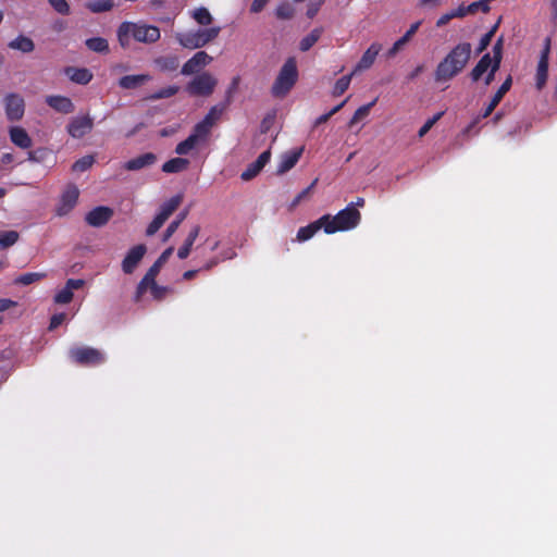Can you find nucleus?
Instances as JSON below:
<instances>
[{
    "label": "nucleus",
    "mask_w": 557,
    "mask_h": 557,
    "mask_svg": "<svg viewBox=\"0 0 557 557\" xmlns=\"http://www.w3.org/2000/svg\"><path fill=\"white\" fill-rule=\"evenodd\" d=\"M472 47L469 42H460L437 64L434 78L437 83H446L457 76L466 67L471 58Z\"/></svg>",
    "instance_id": "1"
},
{
    "label": "nucleus",
    "mask_w": 557,
    "mask_h": 557,
    "mask_svg": "<svg viewBox=\"0 0 557 557\" xmlns=\"http://www.w3.org/2000/svg\"><path fill=\"white\" fill-rule=\"evenodd\" d=\"M119 44L122 48H128L131 40L134 39L141 44H154L160 37V28L143 22H123L116 30Z\"/></svg>",
    "instance_id": "2"
},
{
    "label": "nucleus",
    "mask_w": 557,
    "mask_h": 557,
    "mask_svg": "<svg viewBox=\"0 0 557 557\" xmlns=\"http://www.w3.org/2000/svg\"><path fill=\"white\" fill-rule=\"evenodd\" d=\"M323 216H327L325 222L326 234L352 230L361 220V213L354 203H349L334 216H331L330 214H324Z\"/></svg>",
    "instance_id": "3"
},
{
    "label": "nucleus",
    "mask_w": 557,
    "mask_h": 557,
    "mask_svg": "<svg viewBox=\"0 0 557 557\" xmlns=\"http://www.w3.org/2000/svg\"><path fill=\"white\" fill-rule=\"evenodd\" d=\"M298 79V70L295 58H288L275 78L271 92L275 98H284L295 86Z\"/></svg>",
    "instance_id": "4"
},
{
    "label": "nucleus",
    "mask_w": 557,
    "mask_h": 557,
    "mask_svg": "<svg viewBox=\"0 0 557 557\" xmlns=\"http://www.w3.org/2000/svg\"><path fill=\"white\" fill-rule=\"evenodd\" d=\"M220 32V26H213L209 28L177 33L175 38L182 47L194 50L202 48L213 41L219 36Z\"/></svg>",
    "instance_id": "5"
},
{
    "label": "nucleus",
    "mask_w": 557,
    "mask_h": 557,
    "mask_svg": "<svg viewBox=\"0 0 557 557\" xmlns=\"http://www.w3.org/2000/svg\"><path fill=\"white\" fill-rule=\"evenodd\" d=\"M69 357L72 362L82 367H97L106 361L101 350L89 346L72 347L69 350Z\"/></svg>",
    "instance_id": "6"
},
{
    "label": "nucleus",
    "mask_w": 557,
    "mask_h": 557,
    "mask_svg": "<svg viewBox=\"0 0 557 557\" xmlns=\"http://www.w3.org/2000/svg\"><path fill=\"white\" fill-rule=\"evenodd\" d=\"M218 81L208 72L195 76L186 86V90L191 96H210Z\"/></svg>",
    "instance_id": "7"
},
{
    "label": "nucleus",
    "mask_w": 557,
    "mask_h": 557,
    "mask_svg": "<svg viewBox=\"0 0 557 557\" xmlns=\"http://www.w3.org/2000/svg\"><path fill=\"white\" fill-rule=\"evenodd\" d=\"M79 190L75 184H69L62 193L59 203L55 208V215L64 216L69 214L77 205Z\"/></svg>",
    "instance_id": "8"
},
{
    "label": "nucleus",
    "mask_w": 557,
    "mask_h": 557,
    "mask_svg": "<svg viewBox=\"0 0 557 557\" xmlns=\"http://www.w3.org/2000/svg\"><path fill=\"white\" fill-rule=\"evenodd\" d=\"M3 103L9 121L17 122L22 120L25 112V101L21 95L15 92L8 94L3 99Z\"/></svg>",
    "instance_id": "9"
},
{
    "label": "nucleus",
    "mask_w": 557,
    "mask_h": 557,
    "mask_svg": "<svg viewBox=\"0 0 557 557\" xmlns=\"http://www.w3.org/2000/svg\"><path fill=\"white\" fill-rule=\"evenodd\" d=\"M94 128V120L88 115L75 116L71 119L66 126L69 135L75 139H81L89 134Z\"/></svg>",
    "instance_id": "10"
},
{
    "label": "nucleus",
    "mask_w": 557,
    "mask_h": 557,
    "mask_svg": "<svg viewBox=\"0 0 557 557\" xmlns=\"http://www.w3.org/2000/svg\"><path fill=\"white\" fill-rule=\"evenodd\" d=\"M146 252L147 247L144 244H138L132 247L122 261V271L125 274H132L143 260Z\"/></svg>",
    "instance_id": "11"
},
{
    "label": "nucleus",
    "mask_w": 557,
    "mask_h": 557,
    "mask_svg": "<svg viewBox=\"0 0 557 557\" xmlns=\"http://www.w3.org/2000/svg\"><path fill=\"white\" fill-rule=\"evenodd\" d=\"M211 61L212 57H210L206 51H198L184 63L181 73L183 75H191L198 73L202 67L210 64Z\"/></svg>",
    "instance_id": "12"
},
{
    "label": "nucleus",
    "mask_w": 557,
    "mask_h": 557,
    "mask_svg": "<svg viewBox=\"0 0 557 557\" xmlns=\"http://www.w3.org/2000/svg\"><path fill=\"white\" fill-rule=\"evenodd\" d=\"M113 215V210L109 207L99 206L90 210L86 216L85 221L88 225L92 227H101L106 225Z\"/></svg>",
    "instance_id": "13"
},
{
    "label": "nucleus",
    "mask_w": 557,
    "mask_h": 557,
    "mask_svg": "<svg viewBox=\"0 0 557 557\" xmlns=\"http://www.w3.org/2000/svg\"><path fill=\"white\" fill-rule=\"evenodd\" d=\"M85 285V281L82 278H69L65 286L54 295V302L60 305H66L73 299V290L79 289Z\"/></svg>",
    "instance_id": "14"
},
{
    "label": "nucleus",
    "mask_w": 557,
    "mask_h": 557,
    "mask_svg": "<svg viewBox=\"0 0 557 557\" xmlns=\"http://www.w3.org/2000/svg\"><path fill=\"white\" fill-rule=\"evenodd\" d=\"M271 152L270 150L263 151L259 154L257 160L250 163L245 171L242 172L240 178L245 182H248L256 177L260 171L265 166V164L270 161Z\"/></svg>",
    "instance_id": "15"
},
{
    "label": "nucleus",
    "mask_w": 557,
    "mask_h": 557,
    "mask_svg": "<svg viewBox=\"0 0 557 557\" xmlns=\"http://www.w3.org/2000/svg\"><path fill=\"white\" fill-rule=\"evenodd\" d=\"M46 103L55 110L57 112L63 113V114H70L74 112L75 106L73 101L65 96L60 95H52L46 97Z\"/></svg>",
    "instance_id": "16"
},
{
    "label": "nucleus",
    "mask_w": 557,
    "mask_h": 557,
    "mask_svg": "<svg viewBox=\"0 0 557 557\" xmlns=\"http://www.w3.org/2000/svg\"><path fill=\"white\" fill-rule=\"evenodd\" d=\"M381 49H382V45L381 44L373 42L364 51V53L362 54L361 59L356 64V66L354 69V73L366 71V70L370 69L373 65V63H374L377 54L380 53Z\"/></svg>",
    "instance_id": "17"
},
{
    "label": "nucleus",
    "mask_w": 557,
    "mask_h": 557,
    "mask_svg": "<svg viewBox=\"0 0 557 557\" xmlns=\"http://www.w3.org/2000/svg\"><path fill=\"white\" fill-rule=\"evenodd\" d=\"M327 216H321L317 221L302 226L298 230L296 240L302 243L311 239L321 228L325 231V222Z\"/></svg>",
    "instance_id": "18"
},
{
    "label": "nucleus",
    "mask_w": 557,
    "mask_h": 557,
    "mask_svg": "<svg viewBox=\"0 0 557 557\" xmlns=\"http://www.w3.org/2000/svg\"><path fill=\"white\" fill-rule=\"evenodd\" d=\"M512 85V78L511 76H508L505 82L500 85L498 90L495 92V95L492 97L490 103L482 112V117H488L495 108L498 106V103L502 101L504 96L509 91Z\"/></svg>",
    "instance_id": "19"
},
{
    "label": "nucleus",
    "mask_w": 557,
    "mask_h": 557,
    "mask_svg": "<svg viewBox=\"0 0 557 557\" xmlns=\"http://www.w3.org/2000/svg\"><path fill=\"white\" fill-rule=\"evenodd\" d=\"M156 161L157 156L154 153L146 152L125 162L124 169L127 171H138L144 168L153 165Z\"/></svg>",
    "instance_id": "20"
},
{
    "label": "nucleus",
    "mask_w": 557,
    "mask_h": 557,
    "mask_svg": "<svg viewBox=\"0 0 557 557\" xmlns=\"http://www.w3.org/2000/svg\"><path fill=\"white\" fill-rule=\"evenodd\" d=\"M11 141L21 149H28L33 145V140L28 133L21 126H12L9 129Z\"/></svg>",
    "instance_id": "21"
},
{
    "label": "nucleus",
    "mask_w": 557,
    "mask_h": 557,
    "mask_svg": "<svg viewBox=\"0 0 557 557\" xmlns=\"http://www.w3.org/2000/svg\"><path fill=\"white\" fill-rule=\"evenodd\" d=\"M302 148L290 150L282 154L277 165V173L283 174L293 169L302 154Z\"/></svg>",
    "instance_id": "22"
},
{
    "label": "nucleus",
    "mask_w": 557,
    "mask_h": 557,
    "mask_svg": "<svg viewBox=\"0 0 557 557\" xmlns=\"http://www.w3.org/2000/svg\"><path fill=\"white\" fill-rule=\"evenodd\" d=\"M64 72L76 84L87 85L92 79V73L86 67L67 66Z\"/></svg>",
    "instance_id": "23"
},
{
    "label": "nucleus",
    "mask_w": 557,
    "mask_h": 557,
    "mask_svg": "<svg viewBox=\"0 0 557 557\" xmlns=\"http://www.w3.org/2000/svg\"><path fill=\"white\" fill-rule=\"evenodd\" d=\"M421 21H418L409 27V29L405 33L403 37H400L398 40L394 42L392 48L387 51L386 57L393 58L395 57L398 51L412 38V36L418 32Z\"/></svg>",
    "instance_id": "24"
},
{
    "label": "nucleus",
    "mask_w": 557,
    "mask_h": 557,
    "mask_svg": "<svg viewBox=\"0 0 557 557\" xmlns=\"http://www.w3.org/2000/svg\"><path fill=\"white\" fill-rule=\"evenodd\" d=\"M150 79L149 74L125 75L119 79V86L123 89H136Z\"/></svg>",
    "instance_id": "25"
},
{
    "label": "nucleus",
    "mask_w": 557,
    "mask_h": 557,
    "mask_svg": "<svg viewBox=\"0 0 557 557\" xmlns=\"http://www.w3.org/2000/svg\"><path fill=\"white\" fill-rule=\"evenodd\" d=\"M199 233H200V226L199 225L193 226V228L188 233L183 246L180 247L177 250V257L181 260H184L189 256Z\"/></svg>",
    "instance_id": "26"
},
{
    "label": "nucleus",
    "mask_w": 557,
    "mask_h": 557,
    "mask_svg": "<svg viewBox=\"0 0 557 557\" xmlns=\"http://www.w3.org/2000/svg\"><path fill=\"white\" fill-rule=\"evenodd\" d=\"M493 59L490 53H485L479 60L476 65L472 69L470 77L473 82H478L482 75L490 69H492Z\"/></svg>",
    "instance_id": "27"
},
{
    "label": "nucleus",
    "mask_w": 557,
    "mask_h": 557,
    "mask_svg": "<svg viewBox=\"0 0 557 557\" xmlns=\"http://www.w3.org/2000/svg\"><path fill=\"white\" fill-rule=\"evenodd\" d=\"M154 64L162 72H174L178 69L180 59L176 55H161L154 59Z\"/></svg>",
    "instance_id": "28"
},
{
    "label": "nucleus",
    "mask_w": 557,
    "mask_h": 557,
    "mask_svg": "<svg viewBox=\"0 0 557 557\" xmlns=\"http://www.w3.org/2000/svg\"><path fill=\"white\" fill-rule=\"evenodd\" d=\"M8 46L13 50H18L24 53H29L35 49L34 41L24 35H18L15 39L11 40Z\"/></svg>",
    "instance_id": "29"
},
{
    "label": "nucleus",
    "mask_w": 557,
    "mask_h": 557,
    "mask_svg": "<svg viewBox=\"0 0 557 557\" xmlns=\"http://www.w3.org/2000/svg\"><path fill=\"white\" fill-rule=\"evenodd\" d=\"M182 200V195L173 196L161 206L158 215H160L162 219L166 221L170 218V215L180 207Z\"/></svg>",
    "instance_id": "30"
},
{
    "label": "nucleus",
    "mask_w": 557,
    "mask_h": 557,
    "mask_svg": "<svg viewBox=\"0 0 557 557\" xmlns=\"http://www.w3.org/2000/svg\"><path fill=\"white\" fill-rule=\"evenodd\" d=\"M189 165V161L184 158H173L162 165V171L165 173H180L185 171Z\"/></svg>",
    "instance_id": "31"
},
{
    "label": "nucleus",
    "mask_w": 557,
    "mask_h": 557,
    "mask_svg": "<svg viewBox=\"0 0 557 557\" xmlns=\"http://www.w3.org/2000/svg\"><path fill=\"white\" fill-rule=\"evenodd\" d=\"M323 28L317 27L312 29L307 36H305L299 42V49L302 52L310 50L321 38Z\"/></svg>",
    "instance_id": "32"
},
{
    "label": "nucleus",
    "mask_w": 557,
    "mask_h": 557,
    "mask_svg": "<svg viewBox=\"0 0 557 557\" xmlns=\"http://www.w3.org/2000/svg\"><path fill=\"white\" fill-rule=\"evenodd\" d=\"M173 251L174 247L170 246L159 256L154 263L148 269L149 276H157L159 274L161 268L168 262Z\"/></svg>",
    "instance_id": "33"
},
{
    "label": "nucleus",
    "mask_w": 557,
    "mask_h": 557,
    "mask_svg": "<svg viewBox=\"0 0 557 557\" xmlns=\"http://www.w3.org/2000/svg\"><path fill=\"white\" fill-rule=\"evenodd\" d=\"M86 47L98 53H108L109 52V44L108 40L102 37H92L88 38L85 42Z\"/></svg>",
    "instance_id": "34"
},
{
    "label": "nucleus",
    "mask_w": 557,
    "mask_h": 557,
    "mask_svg": "<svg viewBox=\"0 0 557 557\" xmlns=\"http://www.w3.org/2000/svg\"><path fill=\"white\" fill-rule=\"evenodd\" d=\"M187 215L188 210H184L176 215V218L166 227L162 238L163 242H168L173 236Z\"/></svg>",
    "instance_id": "35"
},
{
    "label": "nucleus",
    "mask_w": 557,
    "mask_h": 557,
    "mask_svg": "<svg viewBox=\"0 0 557 557\" xmlns=\"http://www.w3.org/2000/svg\"><path fill=\"white\" fill-rule=\"evenodd\" d=\"M46 276H47V274L44 272L23 273L14 280V283L17 285L26 286V285H30L35 282H39L42 278H45Z\"/></svg>",
    "instance_id": "36"
},
{
    "label": "nucleus",
    "mask_w": 557,
    "mask_h": 557,
    "mask_svg": "<svg viewBox=\"0 0 557 557\" xmlns=\"http://www.w3.org/2000/svg\"><path fill=\"white\" fill-rule=\"evenodd\" d=\"M548 78V63H537L535 73V87L537 90H542Z\"/></svg>",
    "instance_id": "37"
},
{
    "label": "nucleus",
    "mask_w": 557,
    "mask_h": 557,
    "mask_svg": "<svg viewBox=\"0 0 557 557\" xmlns=\"http://www.w3.org/2000/svg\"><path fill=\"white\" fill-rule=\"evenodd\" d=\"M178 90H180L178 86H175V85L166 86V87H163V88L157 90L156 92L149 95L147 97V99L154 101V100L170 98V97L175 96L178 92Z\"/></svg>",
    "instance_id": "38"
},
{
    "label": "nucleus",
    "mask_w": 557,
    "mask_h": 557,
    "mask_svg": "<svg viewBox=\"0 0 557 557\" xmlns=\"http://www.w3.org/2000/svg\"><path fill=\"white\" fill-rule=\"evenodd\" d=\"M193 18L199 24V25H202V26H208L212 23L213 21V17L211 15V13L209 12V10L205 7H200L196 10H194L193 14H191Z\"/></svg>",
    "instance_id": "39"
},
{
    "label": "nucleus",
    "mask_w": 557,
    "mask_h": 557,
    "mask_svg": "<svg viewBox=\"0 0 557 557\" xmlns=\"http://www.w3.org/2000/svg\"><path fill=\"white\" fill-rule=\"evenodd\" d=\"M95 163V157L92 154H87L78 160H76L72 165V171L76 173H82L89 170Z\"/></svg>",
    "instance_id": "40"
},
{
    "label": "nucleus",
    "mask_w": 557,
    "mask_h": 557,
    "mask_svg": "<svg viewBox=\"0 0 557 557\" xmlns=\"http://www.w3.org/2000/svg\"><path fill=\"white\" fill-rule=\"evenodd\" d=\"M354 74L355 73L352 71L350 74L344 75L339 79L336 81V83L333 87V91H332L334 97H338V96L343 95L349 88V85H350Z\"/></svg>",
    "instance_id": "41"
},
{
    "label": "nucleus",
    "mask_w": 557,
    "mask_h": 557,
    "mask_svg": "<svg viewBox=\"0 0 557 557\" xmlns=\"http://www.w3.org/2000/svg\"><path fill=\"white\" fill-rule=\"evenodd\" d=\"M295 14V9L288 1L281 2L275 9V15L278 20H290Z\"/></svg>",
    "instance_id": "42"
},
{
    "label": "nucleus",
    "mask_w": 557,
    "mask_h": 557,
    "mask_svg": "<svg viewBox=\"0 0 557 557\" xmlns=\"http://www.w3.org/2000/svg\"><path fill=\"white\" fill-rule=\"evenodd\" d=\"M211 128L212 126L210 125V123L202 120L195 125L194 131L190 135L195 136V139L199 141L201 139H206L209 136Z\"/></svg>",
    "instance_id": "43"
},
{
    "label": "nucleus",
    "mask_w": 557,
    "mask_h": 557,
    "mask_svg": "<svg viewBox=\"0 0 557 557\" xmlns=\"http://www.w3.org/2000/svg\"><path fill=\"white\" fill-rule=\"evenodd\" d=\"M18 233L16 231H5L0 233V248L5 249L13 246L18 240Z\"/></svg>",
    "instance_id": "44"
},
{
    "label": "nucleus",
    "mask_w": 557,
    "mask_h": 557,
    "mask_svg": "<svg viewBox=\"0 0 557 557\" xmlns=\"http://www.w3.org/2000/svg\"><path fill=\"white\" fill-rule=\"evenodd\" d=\"M376 102V99H374L373 101L367 103V104H363L361 107H359L352 117L350 119L349 121V125H354L355 123L361 121L362 119L367 117L370 113V110L371 108L375 104Z\"/></svg>",
    "instance_id": "45"
},
{
    "label": "nucleus",
    "mask_w": 557,
    "mask_h": 557,
    "mask_svg": "<svg viewBox=\"0 0 557 557\" xmlns=\"http://www.w3.org/2000/svg\"><path fill=\"white\" fill-rule=\"evenodd\" d=\"M50 153L51 151L48 148L40 147L28 151L27 160L30 162L41 163L50 156Z\"/></svg>",
    "instance_id": "46"
},
{
    "label": "nucleus",
    "mask_w": 557,
    "mask_h": 557,
    "mask_svg": "<svg viewBox=\"0 0 557 557\" xmlns=\"http://www.w3.org/2000/svg\"><path fill=\"white\" fill-rule=\"evenodd\" d=\"M225 109H226V104L213 106L209 110V112L206 114L203 120L207 121L208 123H210L211 126H213L215 124V122L220 120V117L222 116Z\"/></svg>",
    "instance_id": "47"
},
{
    "label": "nucleus",
    "mask_w": 557,
    "mask_h": 557,
    "mask_svg": "<svg viewBox=\"0 0 557 557\" xmlns=\"http://www.w3.org/2000/svg\"><path fill=\"white\" fill-rule=\"evenodd\" d=\"M114 3L112 0H96L89 2L87 8L94 13H102L110 11L113 8Z\"/></svg>",
    "instance_id": "48"
},
{
    "label": "nucleus",
    "mask_w": 557,
    "mask_h": 557,
    "mask_svg": "<svg viewBox=\"0 0 557 557\" xmlns=\"http://www.w3.org/2000/svg\"><path fill=\"white\" fill-rule=\"evenodd\" d=\"M157 276H149V271L146 272L136 288V297L139 299L147 289H151V285L156 282Z\"/></svg>",
    "instance_id": "49"
},
{
    "label": "nucleus",
    "mask_w": 557,
    "mask_h": 557,
    "mask_svg": "<svg viewBox=\"0 0 557 557\" xmlns=\"http://www.w3.org/2000/svg\"><path fill=\"white\" fill-rule=\"evenodd\" d=\"M197 143L195 136L189 135L185 140L177 144L175 152L181 156L187 154L195 148Z\"/></svg>",
    "instance_id": "50"
},
{
    "label": "nucleus",
    "mask_w": 557,
    "mask_h": 557,
    "mask_svg": "<svg viewBox=\"0 0 557 557\" xmlns=\"http://www.w3.org/2000/svg\"><path fill=\"white\" fill-rule=\"evenodd\" d=\"M347 100H344L339 104L335 106L332 110H330L327 113H324L320 115L315 121L313 126L317 127L323 123H326L335 113H337L346 103Z\"/></svg>",
    "instance_id": "51"
},
{
    "label": "nucleus",
    "mask_w": 557,
    "mask_h": 557,
    "mask_svg": "<svg viewBox=\"0 0 557 557\" xmlns=\"http://www.w3.org/2000/svg\"><path fill=\"white\" fill-rule=\"evenodd\" d=\"M55 12L62 15H69L71 10L66 0H48Z\"/></svg>",
    "instance_id": "52"
},
{
    "label": "nucleus",
    "mask_w": 557,
    "mask_h": 557,
    "mask_svg": "<svg viewBox=\"0 0 557 557\" xmlns=\"http://www.w3.org/2000/svg\"><path fill=\"white\" fill-rule=\"evenodd\" d=\"M444 112H438L429 119L419 129L418 136L421 138L428 134V132L433 127V125L443 116Z\"/></svg>",
    "instance_id": "53"
},
{
    "label": "nucleus",
    "mask_w": 557,
    "mask_h": 557,
    "mask_svg": "<svg viewBox=\"0 0 557 557\" xmlns=\"http://www.w3.org/2000/svg\"><path fill=\"white\" fill-rule=\"evenodd\" d=\"M490 1L491 0H480L476 2H472L471 4L468 5V11H470L471 14L476 13L479 10H481L483 13H488L491 10L488 4Z\"/></svg>",
    "instance_id": "54"
},
{
    "label": "nucleus",
    "mask_w": 557,
    "mask_h": 557,
    "mask_svg": "<svg viewBox=\"0 0 557 557\" xmlns=\"http://www.w3.org/2000/svg\"><path fill=\"white\" fill-rule=\"evenodd\" d=\"M164 222H165V220L157 214L154 216V219L147 226L146 235L147 236L154 235L161 228V226L164 224Z\"/></svg>",
    "instance_id": "55"
},
{
    "label": "nucleus",
    "mask_w": 557,
    "mask_h": 557,
    "mask_svg": "<svg viewBox=\"0 0 557 557\" xmlns=\"http://www.w3.org/2000/svg\"><path fill=\"white\" fill-rule=\"evenodd\" d=\"M318 182V178H315L307 188H305L302 191H300L296 197L295 199L293 200L290 207L294 208L296 207L297 205L300 203V201L307 197L309 195V193L311 191V189L315 186Z\"/></svg>",
    "instance_id": "56"
},
{
    "label": "nucleus",
    "mask_w": 557,
    "mask_h": 557,
    "mask_svg": "<svg viewBox=\"0 0 557 557\" xmlns=\"http://www.w3.org/2000/svg\"><path fill=\"white\" fill-rule=\"evenodd\" d=\"M503 57V39L499 38L493 47V62H497L500 65Z\"/></svg>",
    "instance_id": "57"
},
{
    "label": "nucleus",
    "mask_w": 557,
    "mask_h": 557,
    "mask_svg": "<svg viewBox=\"0 0 557 557\" xmlns=\"http://www.w3.org/2000/svg\"><path fill=\"white\" fill-rule=\"evenodd\" d=\"M166 292H168V287L160 286L157 284V282H154L151 285L150 293L154 299H158V300L162 299L165 296Z\"/></svg>",
    "instance_id": "58"
},
{
    "label": "nucleus",
    "mask_w": 557,
    "mask_h": 557,
    "mask_svg": "<svg viewBox=\"0 0 557 557\" xmlns=\"http://www.w3.org/2000/svg\"><path fill=\"white\" fill-rule=\"evenodd\" d=\"M549 52H550V39H545V45L543 50L541 51V55L539 59L540 63H548L549 64Z\"/></svg>",
    "instance_id": "59"
},
{
    "label": "nucleus",
    "mask_w": 557,
    "mask_h": 557,
    "mask_svg": "<svg viewBox=\"0 0 557 557\" xmlns=\"http://www.w3.org/2000/svg\"><path fill=\"white\" fill-rule=\"evenodd\" d=\"M492 39H493L492 34H484L480 39L479 46L476 48V52L478 53L483 52L490 46Z\"/></svg>",
    "instance_id": "60"
},
{
    "label": "nucleus",
    "mask_w": 557,
    "mask_h": 557,
    "mask_svg": "<svg viewBox=\"0 0 557 557\" xmlns=\"http://www.w3.org/2000/svg\"><path fill=\"white\" fill-rule=\"evenodd\" d=\"M65 319V314L64 313H58V314H53L50 319V325H49V329L50 330H54L57 329L59 325L62 324V322L64 321Z\"/></svg>",
    "instance_id": "61"
},
{
    "label": "nucleus",
    "mask_w": 557,
    "mask_h": 557,
    "mask_svg": "<svg viewBox=\"0 0 557 557\" xmlns=\"http://www.w3.org/2000/svg\"><path fill=\"white\" fill-rule=\"evenodd\" d=\"M269 0H253L251 5H250V11L252 13H259L261 12L264 7L267 5Z\"/></svg>",
    "instance_id": "62"
},
{
    "label": "nucleus",
    "mask_w": 557,
    "mask_h": 557,
    "mask_svg": "<svg viewBox=\"0 0 557 557\" xmlns=\"http://www.w3.org/2000/svg\"><path fill=\"white\" fill-rule=\"evenodd\" d=\"M499 66L500 65H498L497 62H493L492 69L490 70L484 79L486 86H488L494 81L495 73L499 70Z\"/></svg>",
    "instance_id": "63"
},
{
    "label": "nucleus",
    "mask_w": 557,
    "mask_h": 557,
    "mask_svg": "<svg viewBox=\"0 0 557 557\" xmlns=\"http://www.w3.org/2000/svg\"><path fill=\"white\" fill-rule=\"evenodd\" d=\"M220 263V259L218 257H213L210 260H208L202 267L199 268L201 271H210L214 267H216Z\"/></svg>",
    "instance_id": "64"
}]
</instances>
